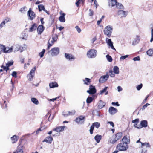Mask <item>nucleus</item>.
<instances>
[{
	"instance_id": "nucleus-30",
	"label": "nucleus",
	"mask_w": 153,
	"mask_h": 153,
	"mask_svg": "<svg viewBox=\"0 0 153 153\" xmlns=\"http://www.w3.org/2000/svg\"><path fill=\"white\" fill-rule=\"evenodd\" d=\"M50 88H53L58 86V84L55 82L50 83L49 85Z\"/></svg>"
},
{
	"instance_id": "nucleus-36",
	"label": "nucleus",
	"mask_w": 153,
	"mask_h": 153,
	"mask_svg": "<svg viewBox=\"0 0 153 153\" xmlns=\"http://www.w3.org/2000/svg\"><path fill=\"white\" fill-rule=\"evenodd\" d=\"M38 8L39 11L40 12L42 10H44L45 9L44 6L42 4L39 5H38Z\"/></svg>"
},
{
	"instance_id": "nucleus-3",
	"label": "nucleus",
	"mask_w": 153,
	"mask_h": 153,
	"mask_svg": "<svg viewBox=\"0 0 153 153\" xmlns=\"http://www.w3.org/2000/svg\"><path fill=\"white\" fill-rule=\"evenodd\" d=\"M0 47L1 51L5 53H9L12 51L13 48L8 47H6L3 45L0 44Z\"/></svg>"
},
{
	"instance_id": "nucleus-56",
	"label": "nucleus",
	"mask_w": 153,
	"mask_h": 153,
	"mask_svg": "<svg viewBox=\"0 0 153 153\" xmlns=\"http://www.w3.org/2000/svg\"><path fill=\"white\" fill-rule=\"evenodd\" d=\"M11 75L13 76L15 78L17 77V72L16 71H13Z\"/></svg>"
},
{
	"instance_id": "nucleus-20",
	"label": "nucleus",
	"mask_w": 153,
	"mask_h": 153,
	"mask_svg": "<svg viewBox=\"0 0 153 153\" xmlns=\"http://www.w3.org/2000/svg\"><path fill=\"white\" fill-rule=\"evenodd\" d=\"M53 138L51 136L47 137L43 141V142H46L47 143H51L53 140Z\"/></svg>"
},
{
	"instance_id": "nucleus-51",
	"label": "nucleus",
	"mask_w": 153,
	"mask_h": 153,
	"mask_svg": "<svg viewBox=\"0 0 153 153\" xmlns=\"http://www.w3.org/2000/svg\"><path fill=\"white\" fill-rule=\"evenodd\" d=\"M143 87V84L142 83H141L140 85H138L136 87L138 91L140 90Z\"/></svg>"
},
{
	"instance_id": "nucleus-1",
	"label": "nucleus",
	"mask_w": 153,
	"mask_h": 153,
	"mask_svg": "<svg viewBox=\"0 0 153 153\" xmlns=\"http://www.w3.org/2000/svg\"><path fill=\"white\" fill-rule=\"evenodd\" d=\"M113 30V27L111 25H108L104 28L103 32L105 35L109 38L111 36Z\"/></svg>"
},
{
	"instance_id": "nucleus-41",
	"label": "nucleus",
	"mask_w": 153,
	"mask_h": 153,
	"mask_svg": "<svg viewBox=\"0 0 153 153\" xmlns=\"http://www.w3.org/2000/svg\"><path fill=\"white\" fill-rule=\"evenodd\" d=\"M34 75L33 74H29L27 76V78H28V79L29 80L31 81V80H32L33 77L34 76Z\"/></svg>"
},
{
	"instance_id": "nucleus-43",
	"label": "nucleus",
	"mask_w": 153,
	"mask_h": 153,
	"mask_svg": "<svg viewBox=\"0 0 153 153\" xmlns=\"http://www.w3.org/2000/svg\"><path fill=\"white\" fill-rule=\"evenodd\" d=\"M13 63V62L12 61H8L7 63L6 64V66L8 67H9L12 65Z\"/></svg>"
},
{
	"instance_id": "nucleus-26",
	"label": "nucleus",
	"mask_w": 153,
	"mask_h": 153,
	"mask_svg": "<svg viewBox=\"0 0 153 153\" xmlns=\"http://www.w3.org/2000/svg\"><path fill=\"white\" fill-rule=\"evenodd\" d=\"M61 14V16H60L59 17V20L61 22H64L65 21V19L64 17L65 14L64 13H63L62 14Z\"/></svg>"
},
{
	"instance_id": "nucleus-31",
	"label": "nucleus",
	"mask_w": 153,
	"mask_h": 153,
	"mask_svg": "<svg viewBox=\"0 0 153 153\" xmlns=\"http://www.w3.org/2000/svg\"><path fill=\"white\" fill-rule=\"evenodd\" d=\"M147 54L150 56H152L153 54V49H150L146 52Z\"/></svg>"
},
{
	"instance_id": "nucleus-12",
	"label": "nucleus",
	"mask_w": 153,
	"mask_h": 153,
	"mask_svg": "<svg viewBox=\"0 0 153 153\" xmlns=\"http://www.w3.org/2000/svg\"><path fill=\"white\" fill-rule=\"evenodd\" d=\"M141 144L142 150L147 152V148L150 146L149 143H141Z\"/></svg>"
},
{
	"instance_id": "nucleus-48",
	"label": "nucleus",
	"mask_w": 153,
	"mask_h": 153,
	"mask_svg": "<svg viewBox=\"0 0 153 153\" xmlns=\"http://www.w3.org/2000/svg\"><path fill=\"white\" fill-rule=\"evenodd\" d=\"M109 75L111 77H114L115 76V74L114 72H113L112 71L110 70L109 71Z\"/></svg>"
},
{
	"instance_id": "nucleus-9",
	"label": "nucleus",
	"mask_w": 153,
	"mask_h": 153,
	"mask_svg": "<svg viewBox=\"0 0 153 153\" xmlns=\"http://www.w3.org/2000/svg\"><path fill=\"white\" fill-rule=\"evenodd\" d=\"M28 16L30 18L31 20H33L35 17V13L31 10V9L30 8L27 12Z\"/></svg>"
},
{
	"instance_id": "nucleus-52",
	"label": "nucleus",
	"mask_w": 153,
	"mask_h": 153,
	"mask_svg": "<svg viewBox=\"0 0 153 153\" xmlns=\"http://www.w3.org/2000/svg\"><path fill=\"white\" fill-rule=\"evenodd\" d=\"M128 55H126L124 56H122L120 57V61H121L122 60H123L124 59L128 57Z\"/></svg>"
},
{
	"instance_id": "nucleus-32",
	"label": "nucleus",
	"mask_w": 153,
	"mask_h": 153,
	"mask_svg": "<svg viewBox=\"0 0 153 153\" xmlns=\"http://www.w3.org/2000/svg\"><path fill=\"white\" fill-rule=\"evenodd\" d=\"M108 87H105L104 88L103 90L100 91V94H102L103 93H105V95L107 94H108V92L107 91Z\"/></svg>"
},
{
	"instance_id": "nucleus-62",
	"label": "nucleus",
	"mask_w": 153,
	"mask_h": 153,
	"mask_svg": "<svg viewBox=\"0 0 153 153\" xmlns=\"http://www.w3.org/2000/svg\"><path fill=\"white\" fill-rule=\"evenodd\" d=\"M41 128H39L36 131V134H38L40 131H42L43 130V129H41Z\"/></svg>"
},
{
	"instance_id": "nucleus-50",
	"label": "nucleus",
	"mask_w": 153,
	"mask_h": 153,
	"mask_svg": "<svg viewBox=\"0 0 153 153\" xmlns=\"http://www.w3.org/2000/svg\"><path fill=\"white\" fill-rule=\"evenodd\" d=\"M151 39L150 40V42H152L153 41V28H152L151 29Z\"/></svg>"
},
{
	"instance_id": "nucleus-64",
	"label": "nucleus",
	"mask_w": 153,
	"mask_h": 153,
	"mask_svg": "<svg viewBox=\"0 0 153 153\" xmlns=\"http://www.w3.org/2000/svg\"><path fill=\"white\" fill-rule=\"evenodd\" d=\"M112 104L113 105H117V106H119L120 105L118 104V102H112Z\"/></svg>"
},
{
	"instance_id": "nucleus-58",
	"label": "nucleus",
	"mask_w": 153,
	"mask_h": 153,
	"mask_svg": "<svg viewBox=\"0 0 153 153\" xmlns=\"http://www.w3.org/2000/svg\"><path fill=\"white\" fill-rule=\"evenodd\" d=\"M75 28L77 30V31L79 33H80L81 31V29L77 26L75 27Z\"/></svg>"
},
{
	"instance_id": "nucleus-37",
	"label": "nucleus",
	"mask_w": 153,
	"mask_h": 153,
	"mask_svg": "<svg viewBox=\"0 0 153 153\" xmlns=\"http://www.w3.org/2000/svg\"><path fill=\"white\" fill-rule=\"evenodd\" d=\"M116 7L117 8L119 9H124V7L123 5L121 3H118L117 4Z\"/></svg>"
},
{
	"instance_id": "nucleus-10",
	"label": "nucleus",
	"mask_w": 153,
	"mask_h": 153,
	"mask_svg": "<svg viewBox=\"0 0 153 153\" xmlns=\"http://www.w3.org/2000/svg\"><path fill=\"white\" fill-rule=\"evenodd\" d=\"M65 56L67 60L70 61H73L75 59L74 56L71 54L66 53L65 54Z\"/></svg>"
},
{
	"instance_id": "nucleus-63",
	"label": "nucleus",
	"mask_w": 153,
	"mask_h": 153,
	"mask_svg": "<svg viewBox=\"0 0 153 153\" xmlns=\"http://www.w3.org/2000/svg\"><path fill=\"white\" fill-rule=\"evenodd\" d=\"M108 123H109L113 127H114V123L111 121L108 122Z\"/></svg>"
},
{
	"instance_id": "nucleus-8",
	"label": "nucleus",
	"mask_w": 153,
	"mask_h": 153,
	"mask_svg": "<svg viewBox=\"0 0 153 153\" xmlns=\"http://www.w3.org/2000/svg\"><path fill=\"white\" fill-rule=\"evenodd\" d=\"M51 54L52 56H54L58 55L59 53V48L58 47H55L51 49Z\"/></svg>"
},
{
	"instance_id": "nucleus-54",
	"label": "nucleus",
	"mask_w": 153,
	"mask_h": 153,
	"mask_svg": "<svg viewBox=\"0 0 153 153\" xmlns=\"http://www.w3.org/2000/svg\"><path fill=\"white\" fill-rule=\"evenodd\" d=\"M150 105V104L147 103L145 105H144L142 107V108H141V109L143 110H144L149 105Z\"/></svg>"
},
{
	"instance_id": "nucleus-29",
	"label": "nucleus",
	"mask_w": 153,
	"mask_h": 153,
	"mask_svg": "<svg viewBox=\"0 0 153 153\" xmlns=\"http://www.w3.org/2000/svg\"><path fill=\"white\" fill-rule=\"evenodd\" d=\"M140 124L142 127H146L147 126V122L146 120H143L141 121Z\"/></svg>"
},
{
	"instance_id": "nucleus-46",
	"label": "nucleus",
	"mask_w": 153,
	"mask_h": 153,
	"mask_svg": "<svg viewBox=\"0 0 153 153\" xmlns=\"http://www.w3.org/2000/svg\"><path fill=\"white\" fill-rule=\"evenodd\" d=\"M26 10V7L25 6L21 8L19 10L20 12L23 13H24Z\"/></svg>"
},
{
	"instance_id": "nucleus-4",
	"label": "nucleus",
	"mask_w": 153,
	"mask_h": 153,
	"mask_svg": "<svg viewBox=\"0 0 153 153\" xmlns=\"http://www.w3.org/2000/svg\"><path fill=\"white\" fill-rule=\"evenodd\" d=\"M97 52L96 50L91 49L87 53V56L88 58H95L97 54Z\"/></svg>"
},
{
	"instance_id": "nucleus-22",
	"label": "nucleus",
	"mask_w": 153,
	"mask_h": 153,
	"mask_svg": "<svg viewBox=\"0 0 153 153\" xmlns=\"http://www.w3.org/2000/svg\"><path fill=\"white\" fill-rule=\"evenodd\" d=\"M105 105V102H103L102 100H100L98 103V108L99 109H102Z\"/></svg>"
},
{
	"instance_id": "nucleus-21",
	"label": "nucleus",
	"mask_w": 153,
	"mask_h": 153,
	"mask_svg": "<svg viewBox=\"0 0 153 153\" xmlns=\"http://www.w3.org/2000/svg\"><path fill=\"white\" fill-rule=\"evenodd\" d=\"M108 3V5L109 6H111V7L115 6H116L118 2L117 0H109Z\"/></svg>"
},
{
	"instance_id": "nucleus-44",
	"label": "nucleus",
	"mask_w": 153,
	"mask_h": 153,
	"mask_svg": "<svg viewBox=\"0 0 153 153\" xmlns=\"http://www.w3.org/2000/svg\"><path fill=\"white\" fill-rule=\"evenodd\" d=\"M45 50L44 49H43L42 52H40L39 53V56H40V57L42 58L44 56V53L45 52Z\"/></svg>"
},
{
	"instance_id": "nucleus-23",
	"label": "nucleus",
	"mask_w": 153,
	"mask_h": 153,
	"mask_svg": "<svg viewBox=\"0 0 153 153\" xmlns=\"http://www.w3.org/2000/svg\"><path fill=\"white\" fill-rule=\"evenodd\" d=\"M140 41L139 36L137 35L136 38L134 39V40L132 42V45H135L138 44Z\"/></svg>"
},
{
	"instance_id": "nucleus-59",
	"label": "nucleus",
	"mask_w": 153,
	"mask_h": 153,
	"mask_svg": "<svg viewBox=\"0 0 153 153\" xmlns=\"http://www.w3.org/2000/svg\"><path fill=\"white\" fill-rule=\"evenodd\" d=\"M57 36L56 34H55V35L53 36L52 39L56 41L57 40Z\"/></svg>"
},
{
	"instance_id": "nucleus-25",
	"label": "nucleus",
	"mask_w": 153,
	"mask_h": 153,
	"mask_svg": "<svg viewBox=\"0 0 153 153\" xmlns=\"http://www.w3.org/2000/svg\"><path fill=\"white\" fill-rule=\"evenodd\" d=\"M37 25L35 23L31 25V27L29 29V31L32 32L35 30L37 29Z\"/></svg>"
},
{
	"instance_id": "nucleus-16",
	"label": "nucleus",
	"mask_w": 153,
	"mask_h": 153,
	"mask_svg": "<svg viewBox=\"0 0 153 153\" xmlns=\"http://www.w3.org/2000/svg\"><path fill=\"white\" fill-rule=\"evenodd\" d=\"M44 30V27L42 25H39L37 28L38 34H41Z\"/></svg>"
},
{
	"instance_id": "nucleus-55",
	"label": "nucleus",
	"mask_w": 153,
	"mask_h": 153,
	"mask_svg": "<svg viewBox=\"0 0 153 153\" xmlns=\"http://www.w3.org/2000/svg\"><path fill=\"white\" fill-rule=\"evenodd\" d=\"M89 15L90 16H92L93 15L94 12V11L91 9H90L89 10Z\"/></svg>"
},
{
	"instance_id": "nucleus-49",
	"label": "nucleus",
	"mask_w": 153,
	"mask_h": 153,
	"mask_svg": "<svg viewBox=\"0 0 153 153\" xmlns=\"http://www.w3.org/2000/svg\"><path fill=\"white\" fill-rule=\"evenodd\" d=\"M36 70V67H34L32 69H31L30 71V74H33L34 75V74L35 73V71Z\"/></svg>"
},
{
	"instance_id": "nucleus-11",
	"label": "nucleus",
	"mask_w": 153,
	"mask_h": 153,
	"mask_svg": "<svg viewBox=\"0 0 153 153\" xmlns=\"http://www.w3.org/2000/svg\"><path fill=\"white\" fill-rule=\"evenodd\" d=\"M109 75L107 73L105 75L102 76L99 79V82L101 83H103L106 81L107 80L108 78Z\"/></svg>"
},
{
	"instance_id": "nucleus-33",
	"label": "nucleus",
	"mask_w": 153,
	"mask_h": 153,
	"mask_svg": "<svg viewBox=\"0 0 153 153\" xmlns=\"http://www.w3.org/2000/svg\"><path fill=\"white\" fill-rule=\"evenodd\" d=\"M11 139L12 141V143H13L16 142L18 140L16 135H14L12 137H11Z\"/></svg>"
},
{
	"instance_id": "nucleus-19",
	"label": "nucleus",
	"mask_w": 153,
	"mask_h": 153,
	"mask_svg": "<svg viewBox=\"0 0 153 153\" xmlns=\"http://www.w3.org/2000/svg\"><path fill=\"white\" fill-rule=\"evenodd\" d=\"M120 141L126 144V145H128L129 143L130 139L128 137H127V136H125Z\"/></svg>"
},
{
	"instance_id": "nucleus-6",
	"label": "nucleus",
	"mask_w": 153,
	"mask_h": 153,
	"mask_svg": "<svg viewBox=\"0 0 153 153\" xmlns=\"http://www.w3.org/2000/svg\"><path fill=\"white\" fill-rule=\"evenodd\" d=\"M85 120V116L81 115L76 118L75 121L79 124H83Z\"/></svg>"
},
{
	"instance_id": "nucleus-7",
	"label": "nucleus",
	"mask_w": 153,
	"mask_h": 153,
	"mask_svg": "<svg viewBox=\"0 0 153 153\" xmlns=\"http://www.w3.org/2000/svg\"><path fill=\"white\" fill-rule=\"evenodd\" d=\"M87 92L90 94H94L96 92V90L95 87L92 85H90L89 88V90L87 91Z\"/></svg>"
},
{
	"instance_id": "nucleus-14",
	"label": "nucleus",
	"mask_w": 153,
	"mask_h": 153,
	"mask_svg": "<svg viewBox=\"0 0 153 153\" xmlns=\"http://www.w3.org/2000/svg\"><path fill=\"white\" fill-rule=\"evenodd\" d=\"M11 19L8 17H6L5 18L4 20L0 24V27L2 28L5 26L6 23H7L8 22L11 21Z\"/></svg>"
},
{
	"instance_id": "nucleus-39",
	"label": "nucleus",
	"mask_w": 153,
	"mask_h": 153,
	"mask_svg": "<svg viewBox=\"0 0 153 153\" xmlns=\"http://www.w3.org/2000/svg\"><path fill=\"white\" fill-rule=\"evenodd\" d=\"M83 81L84 82L85 84L87 85H88V83H90L91 82V80L90 79L86 78L85 79V80H83Z\"/></svg>"
},
{
	"instance_id": "nucleus-45",
	"label": "nucleus",
	"mask_w": 153,
	"mask_h": 153,
	"mask_svg": "<svg viewBox=\"0 0 153 153\" xmlns=\"http://www.w3.org/2000/svg\"><path fill=\"white\" fill-rule=\"evenodd\" d=\"M106 57L107 59V60L109 62H111L112 61V59L111 56L109 55H106Z\"/></svg>"
},
{
	"instance_id": "nucleus-2",
	"label": "nucleus",
	"mask_w": 153,
	"mask_h": 153,
	"mask_svg": "<svg viewBox=\"0 0 153 153\" xmlns=\"http://www.w3.org/2000/svg\"><path fill=\"white\" fill-rule=\"evenodd\" d=\"M128 148V145L123 143L121 141L116 146V149L119 151H125L127 150Z\"/></svg>"
},
{
	"instance_id": "nucleus-42",
	"label": "nucleus",
	"mask_w": 153,
	"mask_h": 153,
	"mask_svg": "<svg viewBox=\"0 0 153 153\" xmlns=\"http://www.w3.org/2000/svg\"><path fill=\"white\" fill-rule=\"evenodd\" d=\"M23 151L22 149H18L16 151L13 153H23Z\"/></svg>"
},
{
	"instance_id": "nucleus-24",
	"label": "nucleus",
	"mask_w": 153,
	"mask_h": 153,
	"mask_svg": "<svg viewBox=\"0 0 153 153\" xmlns=\"http://www.w3.org/2000/svg\"><path fill=\"white\" fill-rule=\"evenodd\" d=\"M55 42V41L53 39H52L50 41V39L48 40V50H49V49L50 47Z\"/></svg>"
},
{
	"instance_id": "nucleus-27",
	"label": "nucleus",
	"mask_w": 153,
	"mask_h": 153,
	"mask_svg": "<svg viewBox=\"0 0 153 153\" xmlns=\"http://www.w3.org/2000/svg\"><path fill=\"white\" fill-rule=\"evenodd\" d=\"M102 138V136L101 135L97 134L94 137V139L97 143H99Z\"/></svg>"
},
{
	"instance_id": "nucleus-61",
	"label": "nucleus",
	"mask_w": 153,
	"mask_h": 153,
	"mask_svg": "<svg viewBox=\"0 0 153 153\" xmlns=\"http://www.w3.org/2000/svg\"><path fill=\"white\" fill-rule=\"evenodd\" d=\"M139 122V119H136L134 120H132V122L133 123H138Z\"/></svg>"
},
{
	"instance_id": "nucleus-13",
	"label": "nucleus",
	"mask_w": 153,
	"mask_h": 153,
	"mask_svg": "<svg viewBox=\"0 0 153 153\" xmlns=\"http://www.w3.org/2000/svg\"><path fill=\"white\" fill-rule=\"evenodd\" d=\"M106 41L108 45L111 47V48L113 50H115L113 45V42L111 41V39L107 38L106 39Z\"/></svg>"
},
{
	"instance_id": "nucleus-38",
	"label": "nucleus",
	"mask_w": 153,
	"mask_h": 153,
	"mask_svg": "<svg viewBox=\"0 0 153 153\" xmlns=\"http://www.w3.org/2000/svg\"><path fill=\"white\" fill-rule=\"evenodd\" d=\"M92 125H93L94 127H95L97 128H98L100 126V124L98 122H95L92 124Z\"/></svg>"
},
{
	"instance_id": "nucleus-53",
	"label": "nucleus",
	"mask_w": 153,
	"mask_h": 153,
	"mask_svg": "<svg viewBox=\"0 0 153 153\" xmlns=\"http://www.w3.org/2000/svg\"><path fill=\"white\" fill-rule=\"evenodd\" d=\"M48 114H50V116H49V118H48V120L49 121H51V120L53 118L54 116V115H53V116L52 118V119H50V117L51 115V112L50 111L48 112L47 113V114L45 116L47 117Z\"/></svg>"
},
{
	"instance_id": "nucleus-5",
	"label": "nucleus",
	"mask_w": 153,
	"mask_h": 153,
	"mask_svg": "<svg viewBox=\"0 0 153 153\" xmlns=\"http://www.w3.org/2000/svg\"><path fill=\"white\" fill-rule=\"evenodd\" d=\"M122 135L121 132H119L117 133L115 135V137L114 139H111L110 140L109 142L112 144L115 143L118 140L121 138Z\"/></svg>"
},
{
	"instance_id": "nucleus-57",
	"label": "nucleus",
	"mask_w": 153,
	"mask_h": 153,
	"mask_svg": "<svg viewBox=\"0 0 153 153\" xmlns=\"http://www.w3.org/2000/svg\"><path fill=\"white\" fill-rule=\"evenodd\" d=\"M133 60L134 61H139L140 60V57L139 56H138L137 57L133 58Z\"/></svg>"
},
{
	"instance_id": "nucleus-40",
	"label": "nucleus",
	"mask_w": 153,
	"mask_h": 153,
	"mask_svg": "<svg viewBox=\"0 0 153 153\" xmlns=\"http://www.w3.org/2000/svg\"><path fill=\"white\" fill-rule=\"evenodd\" d=\"M93 98L90 97H88L86 100V102L87 103L89 104L91 103L92 101Z\"/></svg>"
},
{
	"instance_id": "nucleus-18",
	"label": "nucleus",
	"mask_w": 153,
	"mask_h": 153,
	"mask_svg": "<svg viewBox=\"0 0 153 153\" xmlns=\"http://www.w3.org/2000/svg\"><path fill=\"white\" fill-rule=\"evenodd\" d=\"M65 127V126L57 127L56 128L53 129V131H55L58 132H62L64 130Z\"/></svg>"
},
{
	"instance_id": "nucleus-60",
	"label": "nucleus",
	"mask_w": 153,
	"mask_h": 153,
	"mask_svg": "<svg viewBox=\"0 0 153 153\" xmlns=\"http://www.w3.org/2000/svg\"><path fill=\"white\" fill-rule=\"evenodd\" d=\"M82 0H78L75 3L77 6L78 7L79 4L81 2H82Z\"/></svg>"
},
{
	"instance_id": "nucleus-35",
	"label": "nucleus",
	"mask_w": 153,
	"mask_h": 153,
	"mask_svg": "<svg viewBox=\"0 0 153 153\" xmlns=\"http://www.w3.org/2000/svg\"><path fill=\"white\" fill-rule=\"evenodd\" d=\"M31 101L36 105L39 104V101L37 99L35 98H33L31 99Z\"/></svg>"
},
{
	"instance_id": "nucleus-28",
	"label": "nucleus",
	"mask_w": 153,
	"mask_h": 153,
	"mask_svg": "<svg viewBox=\"0 0 153 153\" xmlns=\"http://www.w3.org/2000/svg\"><path fill=\"white\" fill-rule=\"evenodd\" d=\"M75 113V110H73L71 111H68V114H63V115H64L65 117H67L68 116L74 115Z\"/></svg>"
},
{
	"instance_id": "nucleus-17",
	"label": "nucleus",
	"mask_w": 153,
	"mask_h": 153,
	"mask_svg": "<svg viewBox=\"0 0 153 153\" xmlns=\"http://www.w3.org/2000/svg\"><path fill=\"white\" fill-rule=\"evenodd\" d=\"M108 111L110 114L113 115L117 112V110L114 107H110L109 108Z\"/></svg>"
},
{
	"instance_id": "nucleus-15",
	"label": "nucleus",
	"mask_w": 153,
	"mask_h": 153,
	"mask_svg": "<svg viewBox=\"0 0 153 153\" xmlns=\"http://www.w3.org/2000/svg\"><path fill=\"white\" fill-rule=\"evenodd\" d=\"M127 14V12L123 10H120L118 12V15L120 17H126Z\"/></svg>"
},
{
	"instance_id": "nucleus-34",
	"label": "nucleus",
	"mask_w": 153,
	"mask_h": 153,
	"mask_svg": "<svg viewBox=\"0 0 153 153\" xmlns=\"http://www.w3.org/2000/svg\"><path fill=\"white\" fill-rule=\"evenodd\" d=\"M113 70L114 73L116 74H119V68L117 66H114L113 68Z\"/></svg>"
},
{
	"instance_id": "nucleus-47",
	"label": "nucleus",
	"mask_w": 153,
	"mask_h": 153,
	"mask_svg": "<svg viewBox=\"0 0 153 153\" xmlns=\"http://www.w3.org/2000/svg\"><path fill=\"white\" fill-rule=\"evenodd\" d=\"M94 129V127L93 125H91L90 127V129L89 130L90 134H93V131Z\"/></svg>"
}]
</instances>
